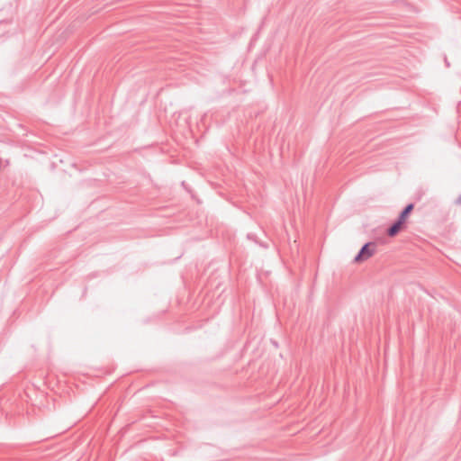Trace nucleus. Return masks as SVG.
I'll return each mask as SVG.
<instances>
[{"mask_svg": "<svg viewBox=\"0 0 461 461\" xmlns=\"http://www.w3.org/2000/svg\"><path fill=\"white\" fill-rule=\"evenodd\" d=\"M376 251V243L375 242H367L358 251L357 256L354 258V261L357 263H360L369 259L371 257L375 255Z\"/></svg>", "mask_w": 461, "mask_h": 461, "instance_id": "1", "label": "nucleus"}, {"mask_svg": "<svg viewBox=\"0 0 461 461\" xmlns=\"http://www.w3.org/2000/svg\"><path fill=\"white\" fill-rule=\"evenodd\" d=\"M404 221L400 220L399 218L387 229V235L390 237H394L398 234V232L402 228Z\"/></svg>", "mask_w": 461, "mask_h": 461, "instance_id": "2", "label": "nucleus"}, {"mask_svg": "<svg viewBox=\"0 0 461 461\" xmlns=\"http://www.w3.org/2000/svg\"><path fill=\"white\" fill-rule=\"evenodd\" d=\"M413 207H414L413 203L407 204L405 206V208L401 212V213H400L398 218L405 222L407 217L409 216V214L413 210Z\"/></svg>", "mask_w": 461, "mask_h": 461, "instance_id": "3", "label": "nucleus"}, {"mask_svg": "<svg viewBox=\"0 0 461 461\" xmlns=\"http://www.w3.org/2000/svg\"><path fill=\"white\" fill-rule=\"evenodd\" d=\"M456 204H461V195L456 201Z\"/></svg>", "mask_w": 461, "mask_h": 461, "instance_id": "4", "label": "nucleus"}]
</instances>
